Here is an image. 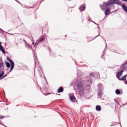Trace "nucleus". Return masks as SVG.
Returning a JSON list of instances; mask_svg holds the SVG:
<instances>
[{"mask_svg": "<svg viewBox=\"0 0 127 127\" xmlns=\"http://www.w3.org/2000/svg\"><path fill=\"white\" fill-rule=\"evenodd\" d=\"M119 4L121 5L122 4V2L119 0H110L107 3L104 2L103 5H100V7L102 10H104L106 7H108L109 5H111V4Z\"/></svg>", "mask_w": 127, "mask_h": 127, "instance_id": "1", "label": "nucleus"}, {"mask_svg": "<svg viewBox=\"0 0 127 127\" xmlns=\"http://www.w3.org/2000/svg\"><path fill=\"white\" fill-rule=\"evenodd\" d=\"M75 87H76V92H77L81 97H83L85 95V91L83 87V83L81 81H79L76 83Z\"/></svg>", "mask_w": 127, "mask_h": 127, "instance_id": "2", "label": "nucleus"}, {"mask_svg": "<svg viewBox=\"0 0 127 127\" xmlns=\"http://www.w3.org/2000/svg\"><path fill=\"white\" fill-rule=\"evenodd\" d=\"M7 59H8V61L10 62L11 65V69L10 70V72H11L13 68H14V63L13 62V61H12V60H11L10 58H8Z\"/></svg>", "mask_w": 127, "mask_h": 127, "instance_id": "3", "label": "nucleus"}, {"mask_svg": "<svg viewBox=\"0 0 127 127\" xmlns=\"http://www.w3.org/2000/svg\"><path fill=\"white\" fill-rule=\"evenodd\" d=\"M44 40H45L44 37H40L39 40H37L36 43L35 44V46H37V45H38L40 42H42L44 41Z\"/></svg>", "mask_w": 127, "mask_h": 127, "instance_id": "4", "label": "nucleus"}, {"mask_svg": "<svg viewBox=\"0 0 127 127\" xmlns=\"http://www.w3.org/2000/svg\"><path fill=\"white\" fill-rule=\"evenodd\" d=\"M124 70L123 69V70H121V71L118 72L117 78H118V79H119V80H121L120 79V78L121 76H122V75H123V73H124Z\"/></svg>", "mask_w": 127, "mask_h": 127, "instance_id": "5", "label": "nucleus"}, {"mask_svg": "<svg viewBox=\"0 0 127 127\" xmlns=\"http://www.w3.org/2000/svg\"><path fill=\"white\" fill-rule=\"evenodd\" d=\"M69 99L71 102H73V103H75L76 102V97H75V96L74 95H71L69 97Z\"/></svg>", "mask_w": 127, "mask_h": 127, "instance_id": "6", "label": "nucleus"}, {"mask_svg": "<svg viewBox=\"0 0 127 127\" xmlns=\"http://www.w3.org/2000/svg\"><path fill=\"white\" fill-rule=\"evenodd\" d=\"M85 8H86L85 5L84 4H82V5H81L80 7H79V10H80V11H84V10H85Z\"/></svg>", "mask_w": 127, "mask_h": 127, "instance_id": "7", "label": "nucleus"}, {"mask_svg": "<svg viewBox=\"0 0 127 127\" xmlns=\"http://www.w3.org/2000/svg\"><path fill=\"white\" fill-rule=\"evenodd\" d=\"M0 50L2 52L3 54H5V51H4V49H3V47L1 45V43L0 42Z\"/></svg>", "mask_w": 127, "mask_h": 127, "instance_id": "8", "label": "nucleus"}, {"mask_svg": "<svg viewBox=\"0 0 127 127\" xmlns=\"http://www.w3.org/2000/svg\"><path fill=\"white\" fill-rule=\"evenodd\" d=\"M87 83H88V84H87V87H90V86L91 85V84H92V79H89L87 81Z\"/></svg>", "mask_w": 127, "mask_h": 127, "instance_id": "9", "label": "nucleus"}, {"mask_svg": "<svg viewBox=\"0 0 127 127\" xmlns=\"http://www.w3.org/2000/svg\"><path fill=\"white\" fill-rule=\"evenodd\" d=\"M96 110L98 112H100V111H101V110H102V108H101L100 106L97 105L96 107Z\"/></svg>", "mask_w": 127, "mask_h": 127, "instance_id": "10", "label": "nucleus"}, {"mask_svg": "<svg viewBox=\"0 0 127 127\" xmlns=\"http://www.w3.org/2000/svg\"><path fill=\"white\" fill-rule=\"evenodd\" d=\"M110 11H111L110 10V9L107 8V9H106L105 11V15H107L109 14V13H110Z\"/></svg>", "mask_w": 127, "mask_h": 127, "instance_id": "11", "label": "nucleus"}, {"mask_svg": "<svg viewBox=\"0 0 127 127\" xmlns=\"http://www.w3.org/2000/svg\"><path fill=\"white\" fill-rule=\"evenodd\" d=\"M63 91H64L63 87H60L58 90V93H62Z\"/></svg>", "mask_w": 127, "mask_h": 127, "instance_id": "12", "label": "nucleus"}, {"mask_svg": "<svg viewBox=\"0 0 127 127\" xmlns=\"http://www.w3.org/2000/svg\"><path fill=\"white\" fill-rule=\"evenodd\" d=\"M6 65V67H7V68H9V67H10V64H9V63L7 62H5Z\"/></svg>", "mask_w": 127, "mask_h": 127, "instance_id": "13", "label": "nucleus"}, {"mask_svg": "<svg viewBox=\"0 0 127 127\" xmlns=\"http://www.w3.org/2000/svg\"><path fill=\"white\" fill-rule=\"evenodd\" d=\"M115 93L117 95H120V94H121V91H120V90L117 89L115 91Z\"/></svg>", "mask_w": 127, "mask_h": 127, "instance_id": "14", "label": "nucleus"}, {"mask_svg": "<svg viewBox=\"0 0 127 127\" xmlns=\"http://www.w3.org/2000/svg\"><path fill=\"white\" fill-rule=\"evenodd\" d=\"M90 77H95V73L92 72L89 74Z\"/></svg>", "mask_w": 127, "mask_h": 127, "instance_id": "15", "label": "nucleus"}, {"mask_svg": "<svg viewBox=\"0 0 127 127\" xmlns=\"http://www.w3.org/2000/svg\"><path fill=\"white\" fill-rule=\"evenodd\" d=\"M121 69H124V70H126V69H127V66H126V64H124V65L121 68Z\"/></svg>", "mask_w": 127, "mask_h": 127, "instance_id": "16", "label": "nucleus"}, {"mask_svg": "<svg viewBox=\"0 0 127 127\" xmlns=\"http://www.w3.org/2000/svg\"><path fill=\"white\" fill-rule=\"evenodd\" d=\"M25 46H27V47H28L29 48H30V47H31V46H30V45H29V44H27V43H25Z\"/></svg>", "mask_w": 127, "mask_h": 127, "instance_id": "17", "label": "nucleus"}, {"mask_svg": "<svg viewBox=\"0 0 127 127\" xmlns=\"http://www.w3.org/2000/svg\"><path fill=\"white\" fill-rule=\"evenodd\" d=\"M36 60H38V59L37 58V57L35 56V63L36 64Z\"/></svg>", "mask_w": 127, "mask_h": 127, "instance_id": "18", "label": "nucleus"}, {"mask_svg": "<svg viewBox=\"0 0 127 127\" xmlns=\"http://www.w3.org/2000/svg\"><path fill=\"white\" fill-rule=\"evenodd\" d=\"M3 71H2L1 73L0 74V78H1L2 77V75H3Z\"/></svg>", "mask_w": 127, "mask_h": 127, "instance_id": "19", "label": "nucleus"}, {"mask_svg": "<svg viewBox=\"0 0 127 127\" xmlns=\"http://www.w3.org/2000/svg\"><path fill=\"white\" fill-rule=\"evenodd\" d=\"M3 66V64L0 63V67H2Z\"/></svg>", "mask_w": 127, "mask_h": 127, "instance_id": "20", "label": "nucleus"}, {"mask_svg": "<svg viewBox=\"0 0 127 127\" xmlns=\"http://www.w3.org/2000/svg\"><path fill=\"white\" fill-rule=\"evenodd\" d=\"M3 118H5V117L3 116H0V119H3Z\"/></svg>", "mask_w": 127, "mask_h": 127, "instance_id": "21", "label": "nucleus"}, {"mask_svg": "<svg viewBox=\"0 0 127 127\" xmlns=\"http://www.w3.org/2000/svg\"><path fill=\"white\" fill-rule=\"evenodd\" d=\"M98 96H101V92H98Z\"/></svg>", "mask_w": 127, "mask_h": 127, "instance_id": "22", "label": "nucleus"}, {"mask_svg": "<svg viewBox=\"0 0 127 127\" xmlns=\"http://www.w3.org/2000/svg\"><path fill=\"white\" fill-rule=\"evenodd\" d=\"M91 22H93V23H95V24H96L97 25H98V24L96 23V22H94V21H92V20H91Z\"/></svg>", "mask_w": 127, "mask_h": 127, "instance_id": "23", "label": "nucleus"}, {"mask_svg": "<svg viewBox=\"0 0 127 127\" xmlns=\"http://www.w3.org/2000/svg\"><path fill=\"white\" fill-rule=\"evenodd\" d=\"M125 83L126 85H127V80L125 81Z\"/></svg>", "mask_w": 127, "mask_h": 127, "instance_id": "24", "label": "nucleus"}, {"mask_svg": "<svg viewBox=\"0 0 127 127\" xmlns=\"http://www.w3.org/2000/svg\"><path fill=\"white\" fill-rule=\"evenodd\" d=\"M127 60L126 61V63L125 64V65H127Z\"/></svg>", "mask_w": 127, "mask_h": 127, "instance_id": "25", "label": "nucleus"}, {"mask_svg": "<svg viewBox=\"0 0 127 127\" xmlns=\"http://www.w3.org/2000/svg\"><path fill=\"white\" fill-rule=\"evenodd\" d=\"M127 60L126 61V63L125 64V65H127Z\"/></svg>", "mask_w": 127, "mask_h": 127, "instance_id": "26", "label": "nucleus"}, {"mask_svg": "<svg viewBox=\"0 0 127 127\" xmlns=\"http://www.w3.org/2000/svg\"><path fill=\"white\" fill-rule=\"evenodd\" d=\"M5 76H6V74H5V75H4V76H3V78H4V77H5Z\"/></svg>", "mask_w": 127, "mask_h": 127, "instance_id": "27", "label": "nucleus"}, {"mask_svg": "<svg viewBox=\"0 0 127 127\" xmlns=\"http://www.w3.org/2000/svg\"><path fill=\"white\" fill-rule=\"evenodd\" d=\"M114 126H115V125H111L110 127H114Z\"/></svg>", "mask_w": 127, "mask_h": 127, "instance_id": "28", "label": "nucleus"}, {"mask_svg": "<svg viewBox=\"0 0 127 127\" xmlns=\"http://www.w3.org/2000/svg\"><path fill=\"white\" fill-rule=\"evenodd\" d=\"M32 44H34V42H33V43H32Z\"/></svg>", "mask_w": 127, "mask_h": 127, "instance_id": "29", "label": "nucleus"}, {"mask_svg": "<svg viewBox=\"0 0 127 127\" xmlns=\"http://www.w3.org/2000/svg\"><path fill=\"white\" fill-rule=\"evenodd\" d=\"M67 36V35H65V37H66Z\"/></svg>", "mask_w": 127, "mask_h": 127, "instance_id": "30", "label": "nucleus"}, {"mask_svg": "<svg viewBox=\"0 0 127 127\" xmlns=\"http://www.w3.org/2000/svg\"><path fill=\"white\" fill-rule=\"evenodd\" d=\"M45 79H46V77H45Z\"/></svg>", "mask_w": 127, "mask_h": 127, "instance_id": "31", "label": "nucleus"}, {"mask_svg": "<svg viewBox=\"0 0 127 127\" xmlns=\"http://www.w3.org/2000/svg\"><path fill=\"white\" fill-rule=\"evenodd\" d=\"M32 40H33V38H32Z\"/></svg>", "mask_w": 127, "mask_h": 127, "instance_id": "32", "label": "nucleus"}, {"mask_svg": "<svg viewBox=\"0 0 127 127\" xmlns=\"http://www.w3.org/2000/svg\"><path fill=\"white\" fill-rule=\"evenodd\" d=\"M100 89V90H101V88H99Z\"/></svg>", "mask_w": 127, "mask_h": 127, "instance_id": "33", "label": "nucleus"}]
</instances>
